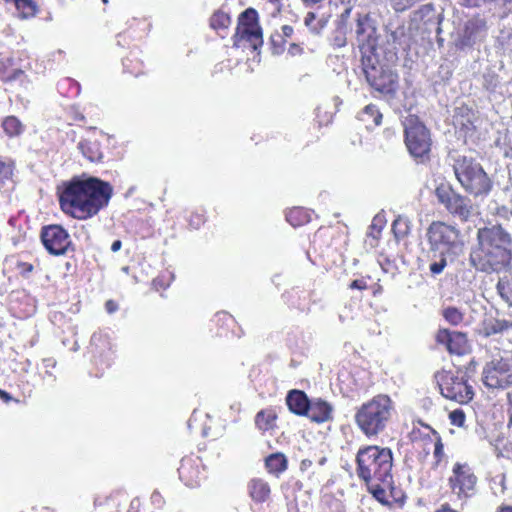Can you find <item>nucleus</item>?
I'll list each match as a JSON object with an SVG mask.
<instances>
[{"instance_id": "obj_1", "label": "nucleus", "mask_w": 512, "mask_h": 512, "mask_svg": "<svg viewBox=\"0 0 512 512\" xmlns=\"http://www.w3.org/2000/svg\"><path fill=\"white\" fill-rule=\"evenodd\" d=\"M62 211L79 220L97 215L108 206L113 195L109 182L93 176H75L58 187Z\"/></svg>"}, {"instance_id": "obj_2", "label": "nucleus", "mask_w": 512, "mask_h": 512, "mask_svg": "<svg viewBox=\"0 0 512 512\" xmlns=\"http://www.w3.org/2000/svg\"><path fill=\"white\" fill-rule=\"evenodd\" d=\"M512 237L501 225L479 228L477 245L471 249L469 263L477 271L491 274L512 272Z\"/></svg>"}, {"instance_id": "obj_3", "label": "nucleus", "mask_w": 512, "mask_h": 512, "mask_svg": "<svg viewBox=\"0 0 512 512\" xmlns=\"http://www.w3.org/2000/svg\"><path fill=\"white\" fill-rule=\"evenodd\" d=\"M426 237L429 245V271L436 276L447 266V257L461 252L464 243L459 229L441 221H434L429 225Z\"/></svg>"}, {"instance_id": "obj_4", "label": "nucleus", "mask_w": 512, "mask_h": 512, "mask_svg": "<svg viewBox=\"0 0 512 512\" xmlns=\"http://www.w3.org/2000/svg\"><path fill=\"white\" fill-rule=\"evenodd\" d=\"M395 412V403L391 397L378 394L357 408L354 420L360 431L370 438L378 436L387 428Z\"/></svg>"}, {"instance_id": "obj_5", "label": "nucleus", "mask_w": 512, "mask_h": 512, "mask_svg": "<svg viewBox=\"0 0 512 512\" xmlns=\"http://www.w3.org/2000/svg\"><path fill=\"white\" fill-rule=\"evenodd\" d=\"M393 454L389 448L369 445L358 450L356 473L364 483L381 481L389 484L392 476Z\"/></svg>"}, {"instance_id": "obj_6", "label": "nucleus", "mask_w": 512, "mask_h": 512, "mask_svg": "<svg viewBox=\"0 0 512 512\" xmlns=\"http://www.w3.org/2000/svg\"><path fill=\"white\" fill-rule=\"evenodd\" d=\"M450 165L462 188L474 197H486L493 186L482 165L472 157L457 152L449 155Z\"/></svg>"}, {"instance_id": "obj_7", "label": "nucleus", "mask_w": 512, "mask_h": 512, "mask_svg": "<svg viewBox=\"0 0 512 512\" xmlns=\"http://www.w3.org/2000/svg\"><path fill=\"white\" fill-rule=\"evenodd\" d=\"M367 82L382 94H394L398 86V76L380 65L377 55H367L361 60Z\"/></svg>"}, {"instance_id": "obj_8", "label": "nucleus", "mask_w": 512, "mask_h": 512, "mask_svg": "<svg viewBox=\"0 0 512 512\" xmlns=\"http://www.w3.org/2000/svg\"><path fill=\"white\" fill-rule=\"evenodd\" d=\"M405 144L409 153L415 157H424L431 148L430 132L415 115H409L403 121Z\"/></svg>"}, {"instance_id": "obj_9", "label": "nucleus", "mask_w": 512, "mask_h": 512, "mask_svg": "<svg viewBox=\"0 0 512 512\" xmlns=\"http://www.w3.org/2000/svg\"><path fill=\"white\" fill-rule=\"evenodd\" d=\"M482 382L492 390H504L512 386V355L493 357L482 370Z\"/></svg>"}, {"instance_id": "obj_10", "label": "nucleus", "mask_w": 512, "mask_h": 512, "mask_svg": "<svg viewBox=\"0 0 512 512\" xmlns=\"http://www.w3.org/2000/svg\"><path fill=\"white\" fill-rule=\"evenodd\" d=\"M435 195L447 211L461 221H467L472 216L474 208L471 200L455 192L450 185L440 184L435 190Z\"/></svg>"}, {"instance_id": "obj_11", "label": "nucleus", "mask_w": 512, "mask_h": 512, "mask_svg": "<svg viewBox=\"0 0 512 512\" xmlns=\"http://www.w3.org/2000/svg\"><path fill=\"white\" fill-rule=\"evenodd\" d=\"M355 36L361 52V60L367 55H376L378 36L375 21L369 14L357 13L355 19Z\"/></svg>"}, {"instance_id": "obj_12", "label": "nucleus", "mask_w": 512, "mask_h": 512, "mask_svg": "<svg viewBox=\"0 0 512 512\" xmlns=\"http://www.w3.org/2000/svg\"><path fill=\"white\" fill-rule=\"evenodd\" d=\"M258 14L255 9L248 8L240 16L239 24L235 34V45L245 40L256 50L263 44L262 29L258 24Z\"/></svg>"}, {"instance_id": "obj_13", "label": "nucleus", "mask_w": 512, "mask_h": 512, "mask_svg": "<svg viewBox=\"0 0 512 512\" xmlns=\"http://www.w3.org/2000/svg\"><path fill=\"white\" fill-rule=\"evenodd\" d=\"M441 394L450 400L460 404L468 403L473 399V387L467 383L464 376L446 373L439 383Z\"/></svg>"}, {"instance_id": "obj_14", "label": "nucleus", "mask_w": 512, "mask_h": 512, "mask_svg": "<svg viewBox=\"0 0 512 512\" xmlns=\"http://www.w3.org/2000/svg\"><path fill=\"white\" fill-rule=\"evenodd\" d=\"M476 476L467 465L456 463L449 478L451 492L459 499L466 500L474 494Z\"/></svg>"}, {"instance_id": "obj_15", "label": "nucleus", "mask_w": 512, "mask_h": 512, "mask_svg": "<svg viewBox=\"0 0 512 512\" xmlns=\"http://www.w3.org/2000/svg\"><path fill=\"white\" fill-rule=\"evenodd\" d=\"M487 30V24L483 18L476 16L468 19L458 34L457 46L462 50L473 48L485 40Z\"/></svg>"}, {"instance_id": "obj_16", "label": "nucleus", "mask_w": 512, "mask_h": 512, "mask_svg": "<svg viewBox=\"0 0 512 512\" xmlns=\"http://www.w3.org/2000/svg\"><path fill=\"white\" fill-rule=\"evenodd\" d=\"M41 240L46 250L52 255H63L71 245L69 233L60 225L42 228Z\"/></svg>"}, {"instance_id": "obj_17", "label": "nucleus", "mask_w": 512, "mask_h": 512, "mask_svg": "<svg viewBox=\"0 0 512 512\" xmlns=\"http://www.w3.org/2000/svg\"><path fill=\"white\" fill-rule=\"evenodd\" d=\"M178 473L180 480L191 488L200 485L201 480L205 478V473L201 470L199 461L190 458L182 459Z\"/></svg>"}, {"instance_id": "obj_18", "label": "nucleus", "mask_w": 512, "mask_h": 512, "mask_svg": "<svg viewBox=\"0 0 512 512\" xmlns=\"http://www.w3.org/2000/svg\"><path fill=\"white\" fill-rule=\"evenodd\" d=\"M438 344L444 345L452 353L461 355L466 348L467 338L464 333L440 329L436 334Z\"/></svg>"}, {"instance_id": "obj_19", "label": "nucleus", "mask_w": 512, "mask_h": 512, "mask_svg": "<svg viewBox=\"0 0 512 512\" xmlns=\"http://www.w3.org/2000/svg\"><path fill=\"white\" fill-rule=\"evenodd\" d=\"M333 407L327 401L315 399L310 401L306 416L313 422L324 423L332 419Z\"/></svg>"}, {"instance_id": "obj_20", "label": "nucleus", "mask_w": 512, "mask_h": 512, "mask_svg": "<svg viewBox=\"0 0 512 512\" xmlns=\"http://www.w3.org/2000/svg\"><path fill=\"white\" fill-rule=\"evenodd\" d=\"M475 113L468 107H460L454 115V125L463 132L465 137L472 136L475 131Z\"/></svg>"}, {"instance_id": "obj_21", "label": "nucleus", "mask_w": 512, "mask_h": 512, "mask_svg": "<svg viewBox=\"0 0 512 512\" xmlns=\"http://www.w3.org/2000/svg\"><path fill=\"white\" fill-rule=\"evenodd\" d=\"M365 484L367 486L368 492L371 493L372 496L382 505L387 507L392 506V502L389 500L387 495V490L390 491V495L393 500H397L396 496L394 495L395 487L393 485V477L389 481L388 485H385L381 481L369 482Z\"/></svg>"}, {"instance_id": "obj_22", "label": "nucleus", "mask_w": 512, "mask_h": 512, "mask_svg": "<svg viewBox=\"0 0 512 512\" xmlns=\"http://www.w3.org/2000/svg\"><path fill=\"white\" fill-rule=\"evenodd\" d=\"M286 403L291 412L306 416L310 400L303 391L292 390L286 397Z\"/></svg>"}, {"instance_id": "obj_23", "label": "nucleus", "mask_w": 512, "mask_h": 512, "mask_svg": "<svg viewBox=\"0 0 512 512\" xmlns=\"http://www.w3.org/2000/svg\"><path fill=\"white\" fill-rule=\"evenodd\" d=\"M382 113L374 104L365 106L358 114V119L363 122L367 129H373L382 122Z\"/></svg>"}, {"instance_id": "obj_24", "label": "nucleus", "mask_w": 512, "mask_h": 512, "mask_svg": "<svg viewBox=\"0 0 512 512\" xmlns=\"http://www.w3.org/2000/svg\"><path fill=\"white\" fill-rule=\"evenodd\" d=\"M6 4L15 7L17 16L20 19L33 18L38 12V6L34 0H4Z\"/></svg>"}, {"instance_id": "obj_25", "label": "nucleus", "mask_w": 512, "mask_h": 512, "mask_svg": "<svg viewBox=\"0 0 512 512\" xmlns=\"http://www.w3.org/2000/svg\"><path fill=\"white\" fill-rule=\"evenodd\" d=\"M251 498L255 502H265L270 496V487L263 479H252L248 485Z\"/></svg>"}, {"instance_id": "obj_26", "label": "nucleus", "mask_w": 512, "mask_h": 512, "mask_svg": "<svg viewBox=\"0 0 512 512\" xmlns=\"http://www.w3.org/2000/svg\"><path fill=\"white\" fill-rule=\"evenodd\" d=\"M486 334H501L512 338V320L493 318L486 323Z\"/></svg>"}, {"instance_id": "obj_27", "label": "nucleus", "mask_w": 512, "mask_h": 512, "mask_svg": "<svg viewBox=\"0 0 512 512\" xmlns=\"http://www.w3.org/2000/svg\"><path fill=\"white\" fill-rule=\"evenodd\" d=\"M78 148L83 156L91 162H100L103 159V153L97 141L83 140L79 142Z\"/></svg>"}, {"instance_id": "obj_28", "label": "nucleus", "mask_w": 512, "mask_h": 512, "mask_svg": "<svg viewBox=\"0 0 512 512\" xmlns=\"http://www.w3.org/2000/svg\"><path fill=\"white\" fill-rule=\"evenodd\" d=\"M496 292L500 298L512 308V279L507 275L499 277L496 283Z\"/></svg>"}, {"instance_id": "obj_29", "label": "nucleus", "mask_w": 512, "mask_h": 512, "mask_svg": "<svg viewBox=\"0 0 512 512\" xmlns=\"http://www.w3.org/2000/svg\"><path fill=\"white\" fill-rule=\"evenodd\" d=\"M310 213L301 207H294L286 213V220L293 226H301L310 222Z\"/></svg>"}, {"instance_id": "obj_30", "label": "nucleus", "mask_w": 512, "mask_h": 512, "mask_svg": "<svg viewBox=\"0 0 512 512\" xmlns=\"http://www.w3.org/2000/svg\"><path fill=\"white\" fill-rule=\"evenodd\" d=\"M2 128L9 137L19 136L24 131V125L15 116H7L2 121Z\"/></svg>"}, {"instance_id": "obj_31", "label": "nucleus", "mask_w": 512, "mask_h": 512, "mask_svg": "<svg viewBox=\"0 0 512 512\" xmlns=\"http://www.w3.org/2000/svg\"><path fill=\"white\" fill-rule=\"evenodd\" d=\"M266 467L270 473H281L287 468V459L281 453L271 454L266 458Z\"/></svg>"}, {"instance_id": "obj_32", "label": "nucleus", "mask_w": 512, "mask_h": 512, "mask_svg": "<svg viewBox=\"0 0 512 512\" xmlns=\"http://www.w3.org/2000/svg\"><path fill=\"white\" fill-rule=\"evenodd\" d=\"M392 231L398 241L405 238L411 231L409 218L406 216H398L392 224Z\"/></svg>"}, {"instance_id": "obj_33", "label": "nucleus", "mask_w": 512, "mask_h": 512, "mask_svg": "<svg viewBox=\"0 0 512 512\" xmlns=\"http://www.w3.org/2000/svg\"><path fill=\"white\" fill-rule=\"evenodd\" d=\"M276 415L271 410H262L255 417L256 426L263 431L269 430L274 426Z\"/></svg>"}, {"instance_id": "obj_34", "label": "nucleus", "mask_w": 512, "mask_h": 512, "mask_svg": "<svg viewBox=\"0 0 512 512\" xmlns=\"http://www.w3.org/2000/svg\"><path fill=\"white\" fill-rule=\"evenodd\" d=\"M327 24V20L320 18L314 12H308L304 18V25L314 34H319Z\"/></svg>"}, {"instance_id": "obj_35", "label": "nucleus", "mask_w": 512, "mask_h": 512, "mask_svg": "<svg viewBox=\"0 0 512 512\" xmlns=\"http://www.w3.org/2000/svg\"><path fill=\"white\" fill-rule=\"evenodd\" d=\"M57 366V361L53 357H47L42 360V379L48 383H55L57 381L54 369Z\"/></svg>"}, {"instance_id": "obj_36", "label": "nucleus", "mask_w": 512, "mask_h": 512, "mask_svg": "<svg viewBox=\"0 0 512 512\" xmlns=\"http://www.w3.org/2000/svg\"><path fill=\"white\" fill-rule=\"evenodd\" d=\"M444 319L451 325L457 326L462 323L464 314L456 307H447L442 311Z\"/></svg>"}, {"instance_id": "obj_37", "label": "nucleus", "mask_w": 512, "mask_h": 512, "mask_svg": "<svg viewBox=\"0 0 512 512\" xmlns=\"http://www.w3.org/2000/svg\"><path fill=\"white\" fill-rule=\"evenodd\" d=\"M230 23V16L223 11L215 12L210 19V25L213 29L227 28L230 25Z\"/></svg>"}, {"instance_id": "obj_38", "label": "nucleus", "mask_w": 512, "mask_h": 512, "mask_svg": "<svg viewBox=\"0 0 512 512\" xmlns=\"http://www.w3.org/2000/svg\"><path fill=\"white\" fill-rule=\"evenodd\" d=\"M14 161L0 156V182L9 180L13 175Z\"/></svg>"}, {"instance_id": "obj_39", "label": "nucleus", "mask_w": 512, "mask_h": 512, "mask_svg": "<svg viewBox=\"0 0 512 512\" xmlns=\"http://www.w3.org/2000/svg\"><path fill=\"white\" fill-rule=\"evenodd\" d=\"M384 219L380 215H376L371 225L368 228L367 236L373 238L374 240H377L381 234V231L384 227Z\"/></svg>"}, {"instance_id": "obj_40", "label": "nucleus", "mask_w": 512, "mask_h": 512, "mask_svg": "<svg viewBox=\"0 0 512 512\" xmlns=\"http://www.w3.org/2000/svg\"><path fill=\"white\" fill-rule=\"evenodd\" d=\"M352 12V7H346L344 11L340 14L337 19V28L336 32H351L352 29L348 24V20L350 18Z\"/></svg>"}, {"instance_id": "obj_41", "label": "nucleus", "mask_w": 512, "mask_h": 512, "mask_svg": "<svg viewBox=\"0 0 512 512\" xmlns=\"http://www.w3.org/2000/svg\"><path fill=\"white\" fill-rule=\"evenodd\" d=\"M294 29L290 25H283L281 27V33H276L271 36V41L274 46L281 45L286 41L287 38H290L293 35Z\"/></svg>"}, {"instance_id": "obj_42", "label": "nucleus", "mask_w": 512, "mask_h": 512, "mask_svg": "<svg viewBox=\"0 0 512 512\" xmlns=\"http://www.w3.org/2000/svg\"><path fill=\"white\" fill-rule=\"evenodd\" d=\"M499 85V77L494 72H487L483 75V87L489 91L494 92Z\"/></svg>"}, {"instance_id": "obj_43", "label": "nucleus", "mask_w": 512, "mask_h": 512, "mask_svg": "<svg viewBox=\"0 0 512 512\" xmlns=\"http://www.w3.org/2000/svg\"><path fill=\"white\" fill-rule=\"evenodd\" d=\"M465 413L462 409H455L449 413V419L452 425L462 427L465 423Z\"/></svg>"}, {"instance_id": "obj_44", "label": "nucleus", "mask_w": 512, "mask_h": 512, "mask_svg": "<svg viewBox=\"0 0 512 512\" xmlns=\"http://www.w3.org/2000/svg\"><path fill=\"white\" fill-rule=\"evenodd\" d=\"M172 279H173V275L172 274L169 275V279L167 281L165 280V276L162 275V276H159V277L155 278L153 280L152 284H153V286H154V288L156 290L166 289L167 287H169L170 282H171Z\"/></svg>"}, {"instance_id": "obj_45", "label": "nucleus", "mask_w": 512, "mask_h": 512, "mask_svg": "<svg viewBox=\"0 0 512 512\" xmlns=\"http://www.w3.org/2000/svg\"><path fill=\"white\" fill-rule=\"evenodd\" d=\"M204 222V215L200 213H193L189 219V225L194 229H198Z\"/></svg>"}, {"instance_id": "obj_46", "label": "nucleus", "mask_w": 512, "mask_h": 512, "mask_svg": "<svg viewBox=\"0 0 512 512\" xmlns=\"http://www.w3.org/2000/svg\"><path fill=\"white\" fill-rule=\"evenodd\" d=\"M9 65H10V60H1L0 61V80L2 81H8L9 80Z\"/></svg>"}, {"instance_id": "obj_47", "label": "nucleus", "mask_w": 512, "mask_h": 512, "mask_svg": "<svg viewBox=\"0 0 512 512\" xmlns=\"http://www.w3.org/2000/svg\"><path fill=\"white\" fill-rule=\"evenodd\" d=\"M17 269L22 276L27 277L33 271V265L26 262H18Z\"/></svg>"}, {"instance_id": "obj_48", "label": "nucleus", "mask_w": 512, "mask_h": 512, "mask_svg": "<svg viewBox=\"0 0 512 512\" xmlns=\"http://www.w3.org/2000/svg\"><path fill=\"white\" fill-rule=\"evenodd\" d=\"M336 36L334 37V45L341 48L344 47L347 43L346 35L348 32H336Z\"/></svg>"}, {"instance_id": "obj_49", "label": "nucleus", "mask_w": 512, "mask_h": 512, "mask_svg": "<svg viewBox=\"0 0 512 512\" xmlns=\"http://www.w3.org/2000/svg\"><path fill=\"white\" fill-rule=\"evenodd\" d=\"M8 76H9V80L7 82H12V81L18 80L22 76H24V71L21 69H12V70H10Z\"/></svg>"}, {"instance_id": "obj_50", "label": "nucleus", "mask_w": 512, "mask_h": 512, "mask_svg": "<svg viewBox=\"0 0 512 512\" xmlns=\"http://www.w3.org/2000/svg\"><path fill=\"white\" fill-rule=\"evenodd\" d=\"M351 289L364 290L367 288V282L364 279H356L350 284Z\"/></svg>"}, {"instance_id": "obj_51", "label": "nucleus", "mask_w": 512, "mask_h": 512, "mask_svg": "<svg viewBox=\"0 0 512 512\" xmlns=\"http://www.w3.org/2000/svg\"><path fill=\"white\" fill-rule=\"evenodd\" d=\"M105 309L109 314H112L118 310V304L113 300H108L105 303Z\"/></svg>"}, {"instance_id": "obj_52", "label": "nucleus", "mask_w": 512, "mask_h": 512, "mask_svg": "<svg viewBox=\"0 0 512 512\" xmlns=\"http://www.w3.org/2000/svg\"><path fill=\"white\" fill-rule=\"evenodd\" d=\"M442 454H443V444H442L441 440L439 439L435 443L434 455H435V457L439 458Z\"/></svg>"}, {"instance_id": "obj_53", "label": "nucleus", "mask_w": 512, "mask_h": 512, "mask_svg": "<svg viewBox=\"0 0 512 512\" xmlns=\"http://www.w3.org/2000/svg\"><path fill=\"white\" fill-rule=\"evenodd\" d=\"M324 0H301L303 5L307 8L315 7L319 4H321Z\"/></svg>"}, {"instance_id": "obj_54", "label": "nucleus", "mask_w": 512, "mask_h": 512, "mask_svg": "<svg viewBox=\"0 0 512 512\" xmlns=\"http://www.w3.org/2000/svg\"><path fill=\"white\" fill-rule=\"evenodd\" d=\"M216 317L218 318V320L233 321L232 316L227 314L226 312L217 313Z\"/></svg>"}, {"instance_id": "obj_55", "label": "nucleus", "mask_w": 512, "mask_h": 512, "mask_svg": "<svg viewBox=\"0 0 512 512\" xmlns=\"http://www.w3.org/2000/svg\"><path fill=\"white\" fill-rule=\"evenodd\" d=\"M121 247H122V242L120 240H115L111 245V250L113 252H117L121 249Z\"/></svg>"}, {"instance_id": "obj_56", "label": "nucleus", "mask_w": 512, "mask_h": 512, "mask_svg": "<svg viewBox=\"0 0 512 512\" xmlns=\"http://www.w3.org/2000/svg\"><path fill=\"white\" fill-rule=\"evenodd\" d=\"M300 51H301V48H300L299 45L294 44V43L290 45V48H289V53L290 54L295 55V54H297Z\"/></svg>"}, {"instance_id": "obj_57", "label": "nucleus", "mask_w": 512, "mask_h": 512, "mask_svg": "<svg viewBox=\"0 0 512 512\" xmlns=\"http://www.w3.org/2000/svg\"><path fill=\"white\" fill-rule=\"evenodd\" d=\"M505 449L508 453L512 454V433L510 434L509 439L505 445Z\"/></svg>"}, {"instance_id": "obj_58", "label": "nucleus", "mask_w": 512, "mask_h": 512, "mask_svg": "<svg viewBox=\"0 0 512 512\" xmlns=\"http://www.w3.org/2000/svg\"><path fill=\"white\" fill-rule=\"evenodd\" d=\"M0 397L6 402L11 399V396L4 390H0Z\"/></svg>"}, {"instance_id": "obj_59", "label": "nucleus", "mask_w": 512, "mask_h": 512, "mask_svg": "<svg viewBox=\"0 0 512 512\" xmlns=\"http://www.w3.org/2000/svg\"><path fill=\"white\" fill-rule=\"evenodd\" d=\"M394 495L396 496L397 500H394L395 502H403V495L401 494L400 491H397V489L395 488L394 490Z\"/></svg>"}, {"instance_id": "obj_60", "label": "nucleus", "mask_w": 512, "mask_h": 512, "mask_svg": "<svg viewBox=\"0 0 512 512\" xmlns=\"http://www.w3.org/2000/svg\"><path fill=\"white\" fill-rule=\"evenodd\" d=\"M153 502H160L161 495L158 492H154L151 496Z\"/></svg>"}, {"instance_id": "obj_61", "label": "nucleus", "mask_w": 512, "mask_h": 512, "mask_svg": "<svg viewBox=\"0 0 512 512\" xmlns=\"http://www.w3.org/2000/svg\"><path fill=\"white\" fill-rule=\"evenodd\" d=\"M311 463H312V462H311L310 460H303V461L301 462V468H302V469H304V468H306V467L310 466V465H311Z\"/></svg>"}, {"instance_id": "obj_62", "label": "nucleus", "mask_w": 512, "mask_h": 512, "mask_svg": "<svg viewBox=\"0 0 512 512\" xmlns=\"http://www.w3.org/2000/svg\"><path fill=\"white\" fill-rule=\"evenodd\" d=\"M195 414H196V411H194V412H193V414H192L191 418L188 420V427H189V428H191V426H192V420H193V418H194Z\"/></svg>"}, {"instance_id": "obj_63", "label": "nucleus", "mask_w": 512, "mask_h": 512, "mask_svg": "<svg viewBox=\"0 0 512 512\" xmlns=\"http://www.w3.org/2000/svg\"><path fill=\"white\" fill-rule=\"evenodd\" d=\"M272 4L280 5V0H268Z\"/></svg>"}, {"instance_id": "obj_64", "label": "nucleus", "mask_w": 512, "mask_h": 512, "mask_svg": "<svg viewBox=\"0 0 512 512\" xmlns=\"http://www.w3.org/2000/svg\"><path fill=\"white\" fill-rule=\"evenodd\" d=\"M508 399H509V403L511 404L512 406V392L511 393H508Z\"/></svg>"}]
</instances>
